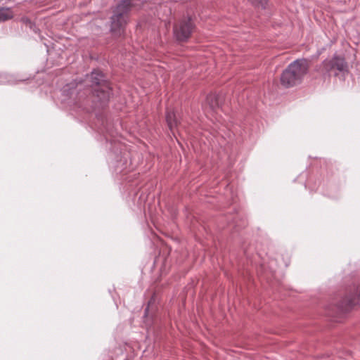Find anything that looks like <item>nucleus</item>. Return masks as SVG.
<instances>
[{
	"instance_id": "obj_11",
	"label": "nucleus",
	"mask_w": 360,
	"mask_h": 360,
	"mask_svg": "<svg viewBox=\"0 0 360 360\" xmlns=\"http://www.w3.org/2000/svg\"><path fill=\"white\" fill-rule=\"evenodd\" d=\"M252 3H257L261 1V0H250Z\"/></svg>"
},
{
	"instance_id": "obj_6",
	"label": "nucleus",
	"mask_w": 360,
	"mask_h": 360,
	"mask_svg": "<svg viewBox=\"0 0 360 360\" xmlns=\"http://www.w3.org/2000/svg\"><path fill=\"white\" fill-rule=\"evenodd\" d=\"M14 16L13 10L9 7H0V22L12 19Z\"/></svg>"
},
{
	"instance_id": "obj_2",
	"label": "nucleus",
	"mask_w": 360,
	"mask_h": 360,
	"mask_svg": "<svg viewBox=\"0 0 360 360\" xmlns=\"http://www.w3.org/2000/svg\"><path fill=\"white\" fill-rule=\"evenodd\" d=\"M133 6L131 0H123L115 8L111 18V32L121 35L127 23V13Z\"/></svg>"
},
{
	"instance_id": "obj_8",
	"label": "nucleus",
	"mask_w": 360,
	"mask_h": 360,
	"mask_svg": "<svg viewBox=\"0 0 360 360\" xmlns=\"http://www.w3.org/2000/svg\"><path fill=\"white\" fill-rule=\"evenodd\" d=\"M206 102L210 105L212 109H215L219 106V103L217 96L210 94L207 96Z\"/></svg>"
},
{
	"instance_id": "obj_3",
	"label": "nucleus",
	"mask_w": 360,
	"mask_h": 360,
	"mask_svg": "<svg viewBox=\"0 0 360 360\" xmlns=\"http://www.w3.org/2000/svg\"><path fill=\"white\" fill-rule=\"evenodd\" d=\"M93 84L96 86L94 92L96 96L101 101H108L110 96L109 84L103 79V75L98 70H94L90 76H88Z\"/></svg>"
},
{
	"instance_id": "obj_1",
	"label": "nucleus",
	"mask_w": 360,
	"mask_h": 360,
	"mask_svg": "<svg viewBox=\"0 0 360 360\" xmlns=\"http://www.w3.org/2000/svg\"><path fill=\"white\" fill-rule=\"evenodd\" d=\"M309 68L306 59H297L291 63L283 72L281 82L285 87H291L301 82Z\"/></svg>"
},
{
	"instance_id": "obj_5",
	"label": "nucleus",
	"mask_w": 360,
	"mask_h": 360,
	"mask_svg": "<svg viewBox=\"0 0 360 360\" xmlns=\"http://www.w3.org/2000/svg\"><path fill=\"white\" fill-rule=\"evenodd\" d=\"M323 70L330 73L335 72L338 75V72H345L347 70V64L344 58L335 55L331 59L325 60L323 63Z\"/></svg>"
},
{
	"instance_id": "obj_7",
	"label": "nucleus",
	"mask_w": 360,
	"mask_h": 360,
	"mask_svg": "<svg viewBox=\"0 0 360 360\" xmlns=\"http://www.w3.org/2000/svg\"><path fill=\"white\" fill-rule=\"evenodd\" d=\"M166 120L168 127L171 130L177 126V120H176L175 114L174 112L167 111L166 114Z\"/></svg>"
},
{
	"instance_id": "obj_4",
	"label": "nucleus",
	"mask_w": 360,
	"mask_h": 360,
	"mask_svg": "<svg viewBox=\"0 0 360 360\" xmlns=\"http://www.w3.org/2000/svg\"><path fill=\"white\" fill-rule=\"evenodd\" d=\"M193 23L190 18L181 20L174 27V34L179 41H186L193 30Z\"/></svg>"
},
{
	"instance_id": "obj_10",
	"label": "nucleus",
	"mask_w": 360,
	"mask_h": 360,
	"mask_svg": "<svg viewBox=\"0 0 360 360\" xmlns=\"http://www.w3.org/2000/svg\"><path fill=\"white\" fill-rule=\"evenodd\" d=\"M356 295L358 297H360V288L357 289V291H356Z\"/></svg>"
},
{
	"instance_id": "obj_9",
	"label": "nucleus",
	"mask_w": 360,
	"mask_h": 360,
	"mask_svg": "<svg viewBox=\"0 0 360 360\" xmlns=\"http://www.w3.org/2000/svg\"><path fill=\"white\" fill-rule=\"evenodd\" d=\"M358 304V302L356 301V299L355 297L354 298H350L348 301H347V305L348 306H354L355 304Z\"/></svg>"
},
{
	"instance_id": "obj_12",
	"label": "nucleus",
	"mask_w": 360,
	"mask_h": 360,
	"mask_svg": "<svg viewBox=\"0 0 360 360\" xmlns=\"http://www.w3.org/2000/svg\"><path fill=\"white\" fill-rule=\"evenodd\" d=\"M148 308H146V314H147V313H148Z\"/></svg>"
}]
</instances>
